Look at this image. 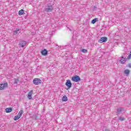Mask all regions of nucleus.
Returning a JSON list of instances; mask_svg holds the SVG:
<instances>
[{"label":"nucleus","instance_id":"obj_6","mask_svg":"<svg viewBox=\"0 0 131 131\" xmlns=\"http://www.w3.org/2000/svg\"><path fill=\"white\" fill-rule=\"evenodd\" d=\"M27 44V42L26 41L21 40L19 42V46L20 48H24Z\"/></svg>","mask_w":131,"mask_h":131},{"label":"nucleus","instance_id":"obj_15","mask_svg":"<svg viewBox=\"0 0 131 131\" xmlns=\"http://www.w3.org/2000/svg\"><path fill=\"white\" fill-rule=\"evenodd\" d=\"M124 120H125V118H124V117L119 116L118 118V121H124Z\"/></svg>","mask_w":131,"mask_h":131},{"label":"nucleus","instance_id":"obj_28","mask_svg":"<svg viewBox=\"0 0 131 131\" xmlns=\"http://www.w3.org/2000/svg\"><path fill=\"white\" fill-rule=\"evenodd\" d=\"M125 55H126V53H124L123 56H125Z\"/></svg>","mask_w":131,"mask_h":131},{"label":"nucleus","instance_id":"obj_19","mask_svg":"<svg viewBox=\"0 0 131 131\" xmlns=\"http://www.w3.org/2000/svg\"><path fill=\"white\" fill-rule=\"evenodd\" d=\"M23 114V110H20L18 114L17 115V116L21 117V116H22Z\"/></svg>","mask_w":131,"mask_h":131},{"label":"nucleus","instance_id":"obj_17","mask_svg":"<svg viewBox=\"0 0 131 131\" xmlns=\"http://www.w3.org/2000/svg\"><path fill=\"white\" fill-rule=\"evenodd\" d=\"M98 18H96L92 20L91 23L92 24H95L96 22H98Z\"/></svg>","mask_w":131,"mask_h":131},{"label":"nucleus","instance_id":"obj_4","mask_svg":"<svg viewBox=\"0 0 131 131\" xmlns=\"http://www.w3.org/2000/svg\"><path fill=\"white\" fill-rule=\"evenodd\" d=\"M53 10H54V8L51 5L47 6L46 8L45 9L46 12H52Z\"/></svg>","mask_w":131,"mask_h":131},{"label":"nucleus","instance_id":"obj_3","mask_svg":"<svg viewBox=\"0 0 131 131\" xmlns=\"http://www.w3.org/2000/svg\"><path fill=\"white\" fill-rule=\"evenodd\" d=\"M65 84L66 86H67L68 88V89L67 90H69L70 89H71V87L72 86V83H71V81L69 79L67 80Z\"/></svg>","mask_w":131,"mask_h":131},{"label":"nucleus","instance_id":"obj_14","mask_svg":"<svg viewBox=\"0 0 131 131\" xmlns=\"http://www.w3.org/2000/svg\"><path fill=\"white\" fill-rule=\"evenodd\" d=\"M125 62H126V60L123 59L121 58H120V60H119V62L120 63V64H125Z\"/></svg>","mask_w":131,"mask_h":131},{"label":"nucleus","instance_id":"obj_13","mask_svg":"<svg viewBox=\"0 0 131 131\" xmlns=\"http://www.w3.org/2000/svg\"><path fill=\"white\" fill-rule=\"evenodd\" d=\"M62 102H67L68 101V98L66 95H64L62 98Z\"/></svg>","mask_w":131,"mask_h":131},{"label":"nucleus","instance_id":"obj_23","mask_svg":"<svg viewBox=\"0 0 131 131\" xmlns=\"http://www.w3.org/2000/svg\"><path fill=\"white\" fill-rule=\"evenodd\" d=\"M126 67L128 68H131V63H128V64H127Z\"/></svg>","mask_w":131,"mask_h":131},{"label":"nucleus","instance_id":"obj_1","mask_svg":"<svg viewBox=\"0 0 131 131\" xmlns=\"http://www.w3.org/2000/svg\"><path fill=\"white\" fill-rule=\"evenodd\" d=\"M71 80L74 82H79V81H80L81 79L79 76L75 75L72 77Z\"/></svg>","mask_w":131,"mask_h":131},{"label":"nucleus","instance_id":"obj_11","mask_svg":"<svg viewBox=\"0 0 131 131\" xmlns=\"http://www.w3.org/2000/svg\"><path fill=\"white\" fill-rule=\"evenodd\" d=\"M33 93V91L31 90L30 91L28 94V98L29 99V100L32 99V94Z\"/></svg>","mask_w":131,"mask_h":131},{"label":"nucleus","instance_id":"obj_24","mask_svg":"<svg viewBox=\"0 0 131 131\" xmlns=\"http://www.w3.org/2000/svg\"><path fill=\"white\" fill-rule=\"evenodd\" d=\"M13 33H14V35H16V34H18V31H13Z\"/></svg>","mask_w":131,"mask_h":131},{"label":"nucleus","instance_id":"obj_10","mask_svg":"<svg viewBox=\"0 0 131 131\" xmlns=\"http://www.w3.org/2000/svg\"><path fill=\"white\" fill-rule=\"evenodd\" d=\"M123 73L124 74H125V76H128V75H129V74L130 73V70L128 69H126L124 70Z\"/></svg>","mask_w":131,"mask_h":131},{"label":"nucleus","instance_id":"obj_27","mask_svg":"<svg viewBox=\"0 0 131 131\" xmlns=\"http://www.w3.org/2000/svg\"><path fill=\"white\" fill-rule=\"evenodd\" d=\"M15 31H20V29L16 28Z\"/></svg>","mask_w":131,"mask_h":131},{"label":"nucleus","instance_id":"obj_5","mask_svg":"<svg viewBox=\"0 0 131 131\" xmlns=\"http://www.w3.org/2000/svg\"><path fill=\"white\" fill-rule=\"evenodd\" d=\"M6 88H8V82H6L4 83L0 84V90H5Z\"/></svg>","mask_w":131,"mask_h":131},{"label":"nucleus","instance_id":"obj_12","mask_svg":"<svg viewBox=\"0 0 131 131\" xmlns=\"http://www.w3.org/2000/svg\"><path fill=\"white\" fill-rule=\"evenodd\" d=\"M6 113H10L11 111H13V108L12 107H8L5 109Z\"/></svg>","mask_w":131,"mask_h":131},{"label":"nucleus","instance_id":"obj_18","mask_svg":"<svg viewBox=\"0 0 131 131\" xmlns=\"http://www.w3.org/2000/svg\"><path fill=\"white\" fill-rule=\"evenodd\" d=\"M18 81H19V79H18L17 78L14 79L13 84H17V83H18Z\"/></svg>","mask_w":131,"mask_h":131},{"label":"nucleus","instance_id":"obj_25","mask_svg":"<svg viewBox=\"0 0 131 131\" xmlns=\"http://www.w3.org/2000/svg\"><path fill=\"white\" fill-rule=\"evenodd\" d=\"M127 59H128V60H129L131 59V54H129V55L127 56Z\"/></svg>","mask_w":131,"mask_h":131},{"label":"nucleus","instance_id":"obj_26","mask_svg":"<svg viewBox=\"0 0 131 131\" xmlns=\"http://www.w3.org/2000/svg\"><path fill=\"white\" fill-rule=\"evenodd\" d=\"M103 131H111L110 129L107 128H105L104 129H103Z\"/></svg>","mask_w":131,"mask_h":131},{"label":"nucleus","instance_id":"obj_22","mask_svg":"<svg viewBox=\"0 0 131 131\" xmlns=\"http://www.w3.org/2000/svg\"><path fill=\"white\" fill-rule=\"evenodd\" d=\"M121 59H123L124 60H127V58H126V56H122L121 57H120Z\"/></svg>","mask_w":131,"mask_h":131},{"label":"nucleus","instance_id":"obj_7","mask_svg":"<svg viewBox=\"0 0 131 131\" xmlns=\"http://www.w3.org/2000/svg\"><path fill=\"white\" fill-rule=\"evenodd\" d=\"M107 37H102L98 40V42H100V43H103V42H106V41H107Z\"/></svg>","mask_w":131,"mask_h":131},{"label":"nucleus","instance_id":"obj_8","mask_svg":"<svg viewBox=\"0 0 131 131\" xmlns=\"http://www.w3.org/2000/svg\"><path fill=\"white\" fill-rule=\"evenodd\" d=\"M122 111H124V108L120 107L117 109L116 114H120L122 113Z\"/></svg>","mask_w":131,"mask_h":131},{"label":"nucleus","instance_id":"obj_29","mask_svg":"<svg viewBox=\"0 0 131 131\" xmlns=\"http://www.w3.org/2000/svg\"><path fill=\"white\" fill-rule=\"evenodd\" d=\"M94 9H97V6H94Z\"/></svg>","mask_w":131,"mask_h":131},{"label":"nucleus","instance_id":"obj_20","mask_svg":"<svg viewBox=\"0 0 131 131\" xmlns=\"http://www.w3.org/2000/svg\"><path fill=\"white\" fill-rule=\"evenodd\" d=\"M19 118H20V117H19V116L18 115H16L14 117V120H15V121L18 120Z\"/></svg>","mask_w":131,"mask_h":131},{"label":"nucleus","instance_id":"obj_30","mask_svg":"<svg viewBox=\"0 0 131 131\" xmlns=\"http://www.w3.org/2000/svg\"><path fill=\"white\" fill-rule=\"evenodd\" d=\"M130 55H131V51L130 52Z\"/></svg>","mask_w":131,"mask_h":131},{"label":"nucleus","instance_id":"obj_16","mask_svg":"<svg viewBox=\"0 0 131 131\" xmlns=\"http://www.w3.org/2000/svg\"><path fill=\"white\" fill-rule=\"evenodd\" d=\"M24 14V9H21L18 11L19 16H22Z\"/></svg>","mask_w":131,"mask_h":131},{"label":"nucleus","instance_id":"obj_9","mask_svg":"<svg viewBox=\"0 0 131 131\" xmlns=\"http://www.w3.org/2000/svg\"><path fill=\"white\" fill-rule=\"evenodd\" d=\"M41 54L42 56H48V51L47 49H44L41 51Z\"/></svg>","mask_w":131,"mask_h":131},{"label":"nucleus","instance_id":"obj_2","mask_svg":"<svg viewBox=\"0 0 131 131\" xmlns=\"http://www.w3.org/2000/svg\"><path fill=\"white\" fill-rule=\"evenodd\" d=\"M33 82L34 84L38 85V84H40V83H41L42 81L39 78H35L33 79Z\"/></svg>","mask_w":131,"mask_h":131},{"label":"nucleus","instance_id":"obj_21","mask_svg":"<svg viewBox=\"0 0 131 131\" xmlns=\"http://www.w3.org/2000/svg\"><path fill=\"white\" fill-rule=\"evenodd\" d=\"M81 52L82 53H87L88 52V50L86 49H82L81 50Z\"/></svg>","mask_w":131,"mask_h":131},{"label":"nucleus","instance_id":"obj_31","mask_svg":"<svg viewBox=\"0 0 131 131\" xmlns=\"http://www.w3.org/2000/svg\"><path fill=\"white\" fill-rule=\"evenodd\" d=\"M56 47H58V45H56Z\"/></svg>","mask_w":131,"mask_h":131}]
</instances>
